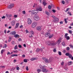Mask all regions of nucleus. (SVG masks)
Here are the masks:
<instances>
[{
  "label": "nucleus",
  "instance_id": "1",
  "mask_svg": "<svg viewBox=\"0 0 73 73\" xmlns=\"http://www.w3.org/2000/svg\"><path fill=\"white\" fill-rule=\"evenodd\" d=\"M62 38H60L58 40L56 41V42H54V41H48L46 42V43L49 46H53L56 45L57 44H60L61 42V40H62Z\"/></svg>",
  "mask_w": 73,
  "mask_h": 73
},
{
  "label": "nucleus",
  "instance_id": "2",
  "mask_svg": "<svg viewBox=\"0 0 73 73\" xmlns=\"http://www.w3.org/2000/svg\"><path fill=\"white\" fill-rule=\"evenodd\" d=\"M52 17L53 18L54 20L53 21L55 23H56V22H58L59 21V19L58 18L55 17L54 15L52 16Z\"/></svg>",
  "mask_w": 73,
  "mask_h": 73
},
{
  "label": "nucleus",
  "instance_id": "3",
  "mask_svg": "<svg viewBox=\"0 0 73 73\" xmlns=\"http://www.w3.org/2000/svg\"><path fill=\"white\" fill-rule=\"evenodd\" d=\"M42 59L45 61L46 63H50L51 61H49L47 58L45 57L42 58Z\"/></svg>",
  "mask_w": 73,
  "mask_h": 73
},
{
  "label": "nucleus",
  "instance_id": "4",
  "mask_svg": "<svg viewBox=\"0 0 73 73\" xmlns=\"http://www.w3.org/2000/svg\"><path fill=\"white\" fill-rule=\"evenodd\" d=\"M34 19L35 20L37 21L40 19V18H39V16L38 15H36L34 16Z\"/></svg>",
  "mask_w": 73,
  "mask_h": 73
},
{
  "label": "nucleus",
  "instance_id": "5",
  "mask_svg": "<svg viewBox=\"0 0 73 73\" xmlns=\"http://www.w3.org/2000/svg\"><path fill=\"white\" fill-rule=\"evenodd\" d=\"M38 12V11L36 10H33L31 12V13L33 15H36Z\"/></svg>",
  "mask_w": 73,
  "mask_h": 73
},
{
  "label": "nucleus",
  "instance_id": "6",
  "mask_svg": "<svg viewBox=\"0 0 73 73\" xmlns=\"http://www.w3.org/2000/svg\"><path fill=\"white\" fill-rule=\"evenodd\" d=\"M42 72H45V73H46V72H48V70L46 68H45V67L44 66V67H43V68L42 69Z\"/></svg>",
  "mask_w": 73,
  "mask_h": 73
},
{
  "label": "nucleus",
  "instance_id": "7",
  "mask_svg": "<svg viewBox=\"0 0 73 73\" xmlns=\"http://www.w3.org/2000/svg\"><path fill=\"white\" fill-rule=\"evenodd\" d=\"M13 7H14V4H11L8 6L7 8L8 9H11V8H13Z\"/></svg>",
  "mask_w": 73,
  "mask_h": 73
},
{
  "label": "nucleus",
  "instance_id": "8",
  "mask_svg": "<svg viewBox=\"0 0 73 73\" xmlns=\"http://www.w3.org/2000/svg\"><path fill=\"white\" fill-rule=\"evenodd\" d=\"M32 23V20L30 19H27V24L29 25H31Z\"/></svg>",
  "mask_w": 73,
  "mask_h": 73
},
{
  "label": "nucleus",
  "instance_id": "9",
  "mask_svg": "<svg viewBox=\"0 0 73 73\" xmlns=\"http://www.w3.org/2000/svg\"><path fill=\"white\" fill-rule=\"evenodd\" d=\"M36 25H37V23L36 22H34L32 24V28H35Z\"/></svg>",
  "mask_w": 73,
  "mask_h": 73
},
{
  "label": "nucleus",
  "instance_id": "10",
  "mask_svg": "<svg viewBox=\"0 0 73 73\" xmlns=\"http://www.w3.org/2000/svg\"><path fill=\"white\" fill-rule=\"evenodd\" d=\"M15 23H16V21L15 20L12 21L11 22V25L12 26H14L15 25Z\"/></svg>",
  "mask_w": 73,
  "mask_h": 73
},
{
  "label": "nucleus",
  "instance_id": "11",
  "mask_svg": "<svg viewBox=\"0 0 73 73\" xmlns=\"http://www.w3.org/2000/svg\"><path fill=\"white\" fill-rule=\"evenodd\" d=\"M36 29L38 31H41V28L40 27H38L36 28Z\"/></svg>",
  "mask_w": 73,
  "mask_h": 73
},
{
  "label": "nucleus",
  "instance_id": "12",
  "mask_svg": "<svg viewBox=\"0 0 73 73\" xmlns=\"http://www.w3.org/2000/svg\"><path fill=\"white\" fill-rule=\"evenodd\" d=\"M19 23H17L16 24L15 26V29H16V28H19Z\"/></svg>",
  "mask_w": 73,
  "mask_h": 73
},
{
  "label": "nucleus",
  "instance_id": "13",
  "mask_svg": "<svg viewBox=\"0 0 73 73\" xmlns=\"http://www.w3.org/2000/svg\"><path fill=\"white\" fill-rule=\"evenodd\" d=\"M45 37H49V36H50V33H45Z\"/></svg>",
  "mask_w": 73,
  "mask_h": 73
},
{
  "label": "nucleus",
  "instance_id": "14",
  "mask_svg": "<svg viewBox=\"0 0 73 73\" xmlns=\"http://www.w3.org/2000/svg\"><path fill=\"white\" fill-rule=\"evenodd\" d=\"M10 35H16V32L15 31H13L11 32L10 33Z\"/></svg>",
  "mask_w": 73,
  "mask_h": 73
},
{
  "label": "nucleus",
  "instance_id": "15",
  "mask_svg": "<svg viewBox=\"0 0 73 73\" xmlns=\"http://www.w3.org/2000/svg\"><path fill=\"white\" fill-rule=\"evenodd\" d=\"M36 60H37V58H31L30 60L31 61H34Z\"/></svg>",
  "mask_w": 73,
  "mask_h": 73
},
{
  "label": "nucleus",
  "instance_id": "16",
  "mask_svg": "<svg viewBox=\"0 0 73 73\" xmlns=\"http://www.w3.org/2000/svg\"><path fill=\"white\" fill-rule=\"evenodd\" d=\"M6 16L7 17H12V15L11 14H6Z\"/></svg>",
  "mask_w": 73,
  "mask_h": 73
},
{
  "label": "nucleus",
  "instance_id": "17",
  "mask_svg": "<svg viewBox=\"0 0 73 73\" xmlns=\"http://www.w3.org/2000/svg\"><path fill=\"white\" fill-rule=\"evenodd\" d=\"M53 34H52L51 35H50L48 36L49 38H52V37H53Z\"/></svg>",
  "mask_w": 73,
  "mask_h": 73
},
{
  "label": "nucleus",
  "instance_id": "18",
  "mask_svg": "<svg viewBox=\"0 0 73 73\" xmlns=\"http://www.w3.org/2000/svg\"><path fill=\"white\" fill-rule=\"evenodd\" d=\"M4 52H5V50L4 49H3L2 50H1V54H2L3 53H4Z\"/></svg>",
  "mask_w": 73,
  "mask_h": 73
},
{
  "label": "nucleus",
  "instance_id": "19",
  "mask_svg": "<svg viewBox=\"0 0 73 73\" xmlns=\"http://www.w3.org/2000/svg\"><path fill=\"white\" fill-rule=\"evenodd\" d=\"M37 4L35 3L34 4V5L33 6V8H36V7H37Z\"/></svg>",
  "mask_w": 73,
  "mask_h": 73
},
{
  "label": "nucleus",
  "instance_id": "20",
  "mask_svg": "<svg viewBox=\"0 0 73 73\" xmlns=\"http://www.w3.org/2000/svg\"><path fill=\"white\" fill-rule=\"evenodd\" d=\"M45 66H42L41 65H39V67L40 68V69H42Z\"/></svg>",
  "mask_w": 73,
  "mask_h": 73
},
{
  "label": "nucleus",
  "instance_id": "21",
  "mask_svg": "<svg viewBox=\"0 0 73 73\" xmlns=\"http://www.w3.org/2000/svg\"><path fill=\"white\" fill-rule=\"evenodd\" d=\"M14 37H15V38H17L19 36V35L18 34H16L14 36Z\"/></svg>",
  "mask_w": 73,
  "mask_h": 73
},
{
  "label": "nucleus",
  "instance_id": "22",
  "mask_svg": "<svg viewBox=\"0 0 73 73\" xmlns=\"http://www.w3.org/2000/svg\"><path fill=\"white\" fill-rule=\"evenodd\" d=\"M18 56L17 54H13L11 55V57H15V56Z\"/></svg>",
  "mask_w": 73,
  "mask_h": 73
},
{
  "label": "nucleus",
  "instance_id": "23",
  "mask_svg": "<svg viewBox=\"0 0 73 73\" xmlns=\"http://www.w3.org/2000/svg\"><path fill=\"white\" fill-rule=\"evenodd\" d=\"M42 4L44 5V6H45V5H46V2L45 1L43 2Z\"/></svg>",
  "mask_w": 73,
  "mask_h": 73
},
{
  "label": "nucleus",
  "instance_id": "24",
  "mask_svg": "<svg viewBox=\"0 0 73 73\" xmlns=\"http://www.w3.org/2000/svg\"><path fill=\"white\" fill-rule=\"evenodd\" d=\"M67 14H69L70 16H72V14L71 13V12L70 11H68L67 12Z\"/></svg>",
  "mask_w": 73,
  "mask_h": 73
},
{
  "label": "nucleus",
  "instance_id": "25",
  "mask_svg": "<svg viewBox=\"0 0 73 73\" xmlns=\"http://www.w3.org/2000/svg\"><path fill=\"white\" fill-rule=\"evenodd\" d=\"M54 7V5H51V6H50V5H49L48 7V9H51V7Z\"/></svg>",
  "mask_w": 73,
  "mask_h": 73
},
{
  "label": "nucleus",
  "instance_id": "26",
  "mask_svg": "<svg viewBox=\"0 0 73 73\" xmlns=\"http://www.w3.org/2000/svg\"><path fill=\"white\" fill-rule=\"evenodd\" d=\"M30 33L31 35H33L34 34V32L33 31H31Z\"/></svg>",
  "mask_w": 73,
  "mask_h": 73
},
{
  "label": "nucleus",
  "instance_id": "27",
  "mask_svg": "<svg viewBox=\"0 0 73 73\" xmlns=\"http://www.w3.org/2000/svg\"><path fill=\"white\" fill-rule=\"evenodd\" d=\"M62 46H65V42L64 41H63L62 42Z\"/></svg>",
  "mask_w": 73,
  "mask_h": 73
},
{
  "label": "nucleus",
  "instance_id": "28",
  "mask_svg": "<svg viewBox=\"0 0 73 73\" xmlns=\"http://www.w3.org/2000/svg\"><path fill=\"white\" fill-rule=\"evenodd\" d=\"M66 40H68L70 39V37L69 36H67L66 37Z\"/></svg>",
  "mask_w": 73,
  "mask_h": 73
},
{
  "label": "nucleus",
  "instance_id": "29",
  "mask_svg": "<svg viewBox=\"0 0 73 73\" xmlns=\"http://www.w3.org/2000/svg\"><path fill=\"white\" fill-rule=\"evenodd\" d=\"M40 52V48H38L36 50V52Z\"/></svg>",
  "mask_w": 73,
  "mask_h": 73
},
{
  "label": "nucleus",
  "instance_id": "30",
  "mask_svg": "<svg viewBox=\"0 0 73 73\" xmlns=\"http://www.w3.org/2000/svg\"><path fill=\"white\" fill-rule=\"evenodd\" d=\"M68 57L70 58H71L72 57V54H70L69 56H68Z\"/></svg>",
  "mask_w": 73,
  "mask_h": 73
},
{
  "label": "nucleus",
  "instance_id": "31",
  "mask_svg": "<svg viewBox=\"0 0 73 73\" xmlns=\"http://www.w3.org/2000/svg\"><path fill=\"white\" fill-rule=\"evenodd\" d=\"M70 54L69 53H66L65 54V55L66 56H69Z\"/></svg>",
  "mask_w": 73,
  "mask_h": 73
},
{
  "label": "nucleus",
  "instance_id": "32",
  "mask_svg": "<svg viewBox=\"0 0 73 73\" xmlns=\"http://www.w3.org/2000/svg\"><path fill=\"white\" fill-rule=\"evenodd\" d=\"M58 54L59 56H61L62 54H61V52L60 51H59L58 52Z\"/></svg>",
  "mask_w": 73,
  "mask_h": 73
},
{
  "label": "nucleus",
  "instance_id": "33",
  "mask_svg": "<svg viewBox=\"0 0 73 73\" xmlns=\"http://www.w3.org/2000/svg\"><path fill=\"white\" fill-rule=\"evenodd\" d=\"M69 10H70V8H68L65 11V12H67V11H69Z\"/></svg>",
  "mask_w": 73,
  "mask_h": 73
},
{
  "label": "nucleus",
  "instance_id": "34",
  "mask_svg": "<svg viewBox=\"0 0 73 73\" xmlns=\"http://www.w3.org/2000/svg\"><path fill=\"white\" fill-rule=\"evenodd\" d=\"M38 10L39 11H42V8L41 7L39 8L38 9Z\"/></svg>",
  "mask_w": 73,
  "mask_h": 73
},
{
  "label": "nucleus",
  "instance_id": "35",
  "mask_svg": "<svg viewBox=\"0 0 73 73\" xmlns=\"http://www.w3.org/2000/svg\"><path fill=\"white\" fill-rule=\"evenodd\" d=\"M14 49H15V50H16V49H17V45L15 46L14 47Z\"/></svg>",
  "mask_w": 73,
  "mask_h": 73
},
{
  "label": "nucleus",
  "instance_id": "36",
  "mask_svg": "<svg viewBox=\"0 0 73 73\" xmlns=\"http://www.w3.org/2000/svg\"><path fill=\"white\" fill-rule=\"evenodd\" d=\"M68 35V33H66L65 34V35H64V37L65 38H66V37H67V36Z\"/></svg>",
  "mask_w": 73,
  "mask_h": 73
},
{
  "label": "nucleus",
  "instance_id": "37",
  "mask_svg": "<svg viewBox=\"0 0 73 73\" xmlns=\"http://www.w3.org/2000/svg\"><path fill=\"white\" fill-rule=\"evenodd\" d=\"M68 65H71V64H72V62L70 61V62H68Z\"/></svg>",
  "mask_w": 73,
  "mask_h": 73
},
{
  "label": "nucleus",
  "instance_id": "38",
  "mask_svg": "<svg viewBox=\"0 0 73 73\" xmlns=\"http://www.w3.org/2000/svg\"><path fill=\"white\" fill-rule=\"evenodd\" d=\"M13 52H14V53H18V51L17 50H16L15 51H13Z\"/></svg>",
  "mask_w": 73,
  "mask_h": 73
},
{
  "label": "nucleus",
  "instance_id": "39",
  "mask_svg": "<svg viewBox=\"0 0 73 73\" xmlns=\"http://www.w3.org/2000/svg\"><path fill=\"white\" fill-rule=\"evenodd\" d=\"M37 71L39 73V72H41V70L40 69H37Z\"/></svg>",
  "mask_w": 73,
  "mask_h": 73
},
{
  "label": "nucleus",
  "instance_id": "40",
  "mask_svg": "<svg viewBox=\"0 0 73 73\" xmlns=\"http://www.w3.org/2000/svg\"><path fill=\"white\" fill-rule=\"evenodd\" d=\"M14 17L15 18H16L17 17V15H14Z\"/></svg>",
  "mask_w": 73,
  "mask_h": 73
},
{
  "label": "nucleus",
  "instance_id": "41",
  "mask_svg": "<svg viewBox=\"0 0 73 73\" xmlns=\"http://www.w3.org/2000/svg\"><path fill=\"white\" fill-rule=\"evenodd\" d=\"M68 32L69 33H70L71 34H72V30H69Z\"/></svg>",
  "mask_w": 73,
  "mask_h": 73
},
{
  "label": "nucleus",
  "instance_id": "42",
  "mask_svg": "<svg viewBox=\"0 0 73 73\" xmlns=\"http://www.w3.org/2000/svg\"><path fill=\"white\" fill-rule=\"evenodd\" d=\"M47 15H49V13L48 12H46L45 13Z\"/></svg>",
  "mask_w": 73,
  "mask_h": 73
},
{
  "label": "nucleus",
  "instance_id": "43",
  "mask_svg": "<svg viewBox=\"0 0 73 73\" xmlns=\"http://www.w3.org/2000/svg\"><path fill=\"white\" fill-rule=\"evenodd\" d=\"M66 49L67 50H70V48H69V47H68L66 48Z\"/></svg>",
  "mask_w": 73,
  "mask_h": 73
},
{
  "label": "nucleus",
  "instance_id": "44",
  "mask_svg": "<svg viewBox=\"0 0 73 73\" xmlns=\"http://www.w3.org/2000/svg\"><path fill=\"white\" fill-rule=\"evenodd\" d=\"M24 61L25 62H27V59H24Z\"/></svg>",
  "mask_w": 73,
  "mask_h": 73
},
{
  "label": "nucleus",
  "instance_id": "45",
  "mask_svg": "<svg viewBox=\"0 0 73 73\" xmlns=\"http://www.w3.org/2000/svg\"><path fill=\"white\" fill-rule=\"evenodd\" d=\"M22 13L23 14L25 15V11H23Z\"/></svg>",
  "mask_w": 73,
  "mask_h": 73
},
{
  "label": "nucleus",
  "instance_id": "46",
  "mask_svg": "<svg viewBox=\"0 0 73 73\" xmlns=\"http://www.w3.org/2000/svg\"><path fill=\"white\" fill-rule=\"evenodd\" d=\"M26 69L27 71L29 70V69H28V67L27 66L26 68Z\"/></svg>",
  "mask_w": 73,
  "mask_h": 73
},
{
  "label": "nucleus",
  "instance_id": "47",
  "mask_svg": "<svg viewBox=\"0 0 73 73\" xmlns=\"http://www.w3.org/2000/svg\"><path fill=\"white\" fill-rule=\"evenodd\" d=\"M70 46L71 48H73V45L70 44Z\"/></svg>",
  "mask_w": 73,
  "mask_h": 73
},
{
  "label": "nucleus",
  "instance_id": "48",
  "mask_svg": "<svg viewBox=\"0 0 73 73\" xmlns=\"http://www.w3.org/2000/svg\"><path fill=\"white\" fill-rule=\"evenodd\" d=\"M53 52H56V49L54 48L53 50Z\"/></svg>",
  "mask_w": 73,
  "mask_h": 73
},
{
  "label": "nucleus",
  "instance_id": "49",
  "mask_svg": "<svg viewBox=\"0 0 73 73\" xmlns=\"http://www.w3.org/2000/svg\"><path fill=\"white\" fill-rule=\"evenodd\" d=\"M67 20L66 19H64V21L65 22V23H67V21H66Z\"/></svg>",
  "mask_w": 73,
  "mask_h": 73
},
{
  "label": "nucleus",
  "instance_id": "50",
  "mask_svg": "<svg viewBox=\"0 0 73 73\" xmlns=\"http://www.w3.org/2000/svg\"><path fill=\"white\" fill-rule=\"evenodd\" d=\"M11 43L13 45H14L15 44V41H13Z\"/></svg>",
  "mask_w": 73,
  "mask_h": 73
},
{
  "label": "nucleus",
  "instance_id": "51",
  "mask_svg": "<svg viewBox=\"0 0 73 73\" xmlns=\"http://www.w3.org/2000/svg\"><path fill=\"white\" fill-rule=\"evenodd\" d=\"M64 62H62L61 63V65L63 66V65H64Z\"/></svg>",
  "mask_w": 73,
  "mask_h": 73
},
{
  "label": "nucleus",
  "instance_id": "52",
  "mask_svg": "<svg viewBox=\"0 0 73 73\" xmlns=\"http://www.w3.org/2000/svg\"><path fill=\"white\" fill-rule=\"evenodd\" d=\"M52 11L54 13H55V12H56V10L54 9H52Z\"/></svg>",
  "mask_w": 73,
  "mask_h": 73
},
{
  "label": "nucleus",
  "instance_id": "53",
  "mask_svg": "<svg viewBox=\"0 0 73 73\" xmlns=\"http://www.w3.org/2000/svg\"><path fill=\"white\" fill-rule=\"evenodd\" d=\"M18 47H19V48H21V47H22V46H21V45H18Z\"/></svg>",
  "mask_w": 73,
  "mask_h": 73
},
{
  "label": "nucleus",
  "instance_id": "54",
  "mask_svg": "<svg viewBox=\"0 0 73 73\" xmlns=\"http://www.w3.org/2000/svg\"><path fill=\"white\" fill-rule=\"evenodd\" d=\"M63 52L64 53H66V50H64L63 51Z\"/></svg>",
  "mask_w": 73,
  "mask_h": 73
},
{
  "label": "nucleus",
  "instance_id": "55",
  "mask_svg": "<svg viewBox=\"0 0 73 73\" xmlns=\"http://www.w3.org/2000/svg\"><path fill=\"white\" fill-rule=\"evenodd\" d=\"M62 3L63 4H65V2L64 1H62Z\"/></svg>",
  "mask_w": 73,
  "mask_h": 73
},
{
  "label": "nucleus",
  "instance_id": "56",
  "mask_svg": "<svg viewBox=\"0 0 73 73\" xmlns=\"http://www.w3.org/2000/svg\"><path fill=\"white\" fill-rule=\"evenodd\" d=\"M68 0H65V2L67 3H68Z\"/></svg>",
  "mask_w": 73,
  "mask_h": 73
},
{
  "label": "nucleus",
  "instance_id": "57",
  "mask_svg": "<svg viewBox=\"0 0 73 73\" xmlns=\"http://www.w3.org/2000/svg\"><path fill=\"white\" fill-rule=\"evenodd\" d=\"M16 69H17V70H19V67H17L16 68Z\"/></svg>",
  "mask_w": 73,
  "mask_h": 73
},
{
  "label": "nucleus",
  "instance_id": "58",
  "mask_svg": "<svg viewBox=\"0 0 73 73\" xmlns=\"http://www.w3.org/2000/svg\"><path fill=\"white\" fill-rule=\"evenodd\" d=\"M60 24H63V22L62 21H61L60 22Z\"/></svg>",
  "mask_w": 73,
  "mask_h": 73
},
{
  "label": "nucleus",
  "instance_id": "59",
  "mask_svg": "<svg viewBox=\"0 0 73 73\" xmlns=\"http://www.w3.org/2000/svg\"><path fill=\"white\" fill-rule=\"evenodd\" d=\"M1 68H5V66H1Z\"/></svg>",
  "mask_w": 73,
  "mask_h": 73
},
{
  "label": "nucleus",
  "instance_id": "60",
  "mask_svg": "<svg viewBox=\"0 0 73 73\" xmlns=\"http://www.w3.org/2000/svg\"><path fill=\"white\" fill-rule=\"evenodd\" d=\"M5 16H3L2 17V19H5Z\"/></svg>",
  "mask_w": 73,
  "mask_h": 73
},
{
  "label": "nucleus",
  "instance_id": "61",
  "mask_svg": "<svg viewBox=\"0 0 73 73\" xmlns=\"http://www.w3.org/2000/svg\"><path fill=\"white\" fill-rule=\"evenodd\" d=\"M22 57H25V55H23L22 56Z\"/></svg>",
  "mask_w": 73,
  "mask_h": 73
},
{
  "label": "nucleus",
  "instance_id": "62",
  "mask_svg": "<svg viewBox=\"0 0 73 73\" xmlns=\"http://www.w3.org/2000/svg\"><path fill=\"white\" fill-rule=\"evenodd\" d=\"M18 41H21V38H19L18 39Z\"/></svg>",
  "mask_w": 73,
  "mask_h": 73
},
{
  "label": "nucleus",
  "instance_id": "63",
  "mask_svg": "<svg viewBox=\"0 0 73 73\" xmlns=\"http://www.w3.org/2000/svg\"><path fill=\"white\" fill-rule=\"evenodd\" d=\"M5 48H7V44H5Z\"/></svg>",
  "mask_w": 73,
  "mask_h": 73
},
{
  "label": "nucleus",
  "instance_id": "64",
  "mask_svg": "<svg viewBox=\"0 0 73 73\" xmlns=\"http://www.w3.org/2000/svg\"><path fill=\"white\" fill-rule=\"evenodd\" d=\"M26 33H28L29 32V31L27 30H26Z\"/></svg>",
  "mask_w": 73,
  "mask_h": 73
}]
</instances>
